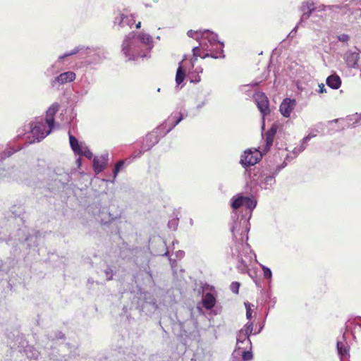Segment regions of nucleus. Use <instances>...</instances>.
<instances>
[{
	"instance_id": "obj_35",
	"label": "nucleus",
	"mask_w": 361,
	"mask_h": 361,
	"mask_svg": "<svg viewBox=\"0 0 361 361\" xmlns=\"http://www.w3.org/2000/svg\"><path fill=\"white\" fill-rule=\"evenodd\" d=\"M178 226V218L172 219L168 222V227L170 229H172L173 231H176L177 229Z\"/></svg>"
},
{
	"instance_id": "obj_64",
	"label": "nucleus",
	"mask_w": 361,
	"mask_h": 361,
	"mask_svg": "<svg viewBox=\"0 0 361 361\" xmlns=\"http://www.w3.org/2000/svg\"><path fill=\"white\" fill-rule=\"evenodd\" d=\"M157 39H160V37H159V36H158V37H157Z\"/></svg>"
},
{
	"instance_id": "obj_6",
	"label": "nucleus",
	"mask_w": 361,
	"mask_h": 361,
	"mask_svg": "<svg viewBox=\"0 0 361 361\" xmlns=\"http://www.w3.org/2000/svg\"><path fill=\"white\" fill-rule=\"evenodd\" d=\"M262 157V154L260 152L247 149L245 150L244 154L241 156L240 163L243 167L254 166L259 161Z\"/></svg>"
},
{
	"instance_id": "obj_63",
	"label": "nucleus",
	"mask_w": 361,
	"mask_h": 361,
	"mask_svg": "<svg viewBox=\"0 0 361 361\" xmlns=\"http://www.w3.org/2000/svg\"><path fill=\"white\" fill-rule=\"evenodd\" d=\"M77 161H78V163H80V159H78Z\"/></svg>"
},
{
	"instance_id": "obj_53",
	"label": "nucleus",
	"mask_w": 361,
	"mask_h": 361,
	"mask_svg": "<svg viewBox=\"0 0 361 361\" xmlns=\"http://www.w3.org/2000/svg\"><path fill=\"white\" fill-rule=\"evenodd\" d=\"M135 27H136L137 29L140 28V27H141V23H140V22H138V23L136 24Z\"/></svg>"
},
{
	"instance_id": "obj_12",
	"label": "nucleus",
	"mask_w": 361,
	"mask_h": 361,
	"mask_svg": "<svg viewBox=\"0 0 361 361\" xmlns=\"http://www.w3.org/2000/svg\"><path fill=\"white\" fill-rule=\"evenodd\" d=\"M160 128H157L156 130L147 134L144 138L142 149L145 152L149 150L153 146L159 142V136L158 135V130Z\"/></svg>"
},
{
	"instance_id": "obj_44",
	"label": "nucleus",
	"mask_w": 361,
	"mask_h": 361,
	"mask_svg": "<svg viewBox=\"0 0 361 361\" xmlns=\"http://www.w3.org/2000/svg\"><path fill=\"white\" fill-rule=\"evenodd\" d=\"M78 47H81V51L80 53H85V54H88L89 53V51H92L93 49L89 47H85V46H82V45H79L78 46Z\"/></svg>"
},
{
	"instance_id": "obj_28",
	"label": "nucleus",
	"mask_w": 361,
	"mask_h": 361,
	"mask_svg": "<svg viewBox=\"0 0 361 361\" xmlns=\"http://www.w3.org/2000/svg\"><path fill=\"white\" fill-rule=\"evenodd\" d=\"M337 350L341 356H347L348 355V350L341 341L337 342Z\"/></svg>"
},
{
	"instance_id": "obj_61",
	"label": "nucleus",
	"mask_w": 361,
	"mask_h": 361,
	"mask_svg": "<svg viewBox=\"0 0 361 361\" xmlns=\"http://www.w3.org/2000/svg\"><path fill=\"white\" fill-rule=\"evenodd\" d=\"M168 251L165 252L164 255H168Z\"/></svg>"
},
{
	"instance_id": "obj_19",
	"label": "nucleus",
	"mask_w": 361,
	"mask_h": 361,
	"mask_svg": "<svg viewBox=\"0 0 361 361\" xmlns=\"http://www.w3.org/2000/svg\"><path fill=\"white\" fill-rule=\"evenodd\" d=\"M99 218L102 224H106L117 219V216L111 214L106 208H103L99 211Z\"/></svg>"
},
{
	"instance_id": "obj_7",
	"label": "nucleus",
	"mask_w": 361,
	"mask_h": 361,
	"mask_svg": "<svg viewBox=\"0 0 361 361\" xmlns=\"http://www.w3.org/2000/svg\"><path fill=\"white\" fill-rule=\"evenodd\" d=\"M287 165V163L284 161L282 164L276 166L275 171L272 174L269 175H264L262 176V178L259 183V185L261 188L264 190H269L271 187L275 184L276 176L280 172V171L285 168Z\"/></svg>"
},
{
	"instance_id": "obj_11",
	"label": "nucleus",
	"mask_w": 361,
	"mask_h": 361,
	"mask_svg": "<svg viewBox=\"0 0 361 361\" xmlns=\"http://www.w3.org/2000/svg\"><path fill=\"white\" fill-rule=\"evenodd\" d=\"M236 345L237 348L232 354L233 356L240 349H246L248 347L251 348L250 336L244 332V330H240L238 331L236 336Z\"/></svg>"
},
{
	"instance_id": "obj_60",
	"label": "nucleus",
	"mask_w": 361,
	"mask_h": 361,
	"mask_svg": "<svg viewBox=\"0 0 361 361\" xmlns=\"http://www.w3.org/2000/svg\"><path fill=\"white\" fill-rule=\"evenodd\" d=\"M190 224H192L193 221H192V219H190Z\"/></svg>"
},
{
	"instance_id": "obj_30",
	"label": "nucleus",
	"mask_w": 361,
	"mask_h": 361,
	"mask_svg": "<svg viewBox=\"0 0 361 361\" xmlns=\"http://www.w3.org/2000/svg\"><path fill=\"white\" fill-rule=\"evenodd\" d=\"M124 164H125V161L124 160H120L118 162H117L116 164L114 169L113 171L114 180L116 179V178L117 177V176H118V173L120 172V171L123 168Z\"/></svg>"
},
{
	"instance_id": "obj_33",
	"label": "nucleus",
	"mask_w": 361,
	"mask_h": 361,
	"mask_svg": "<svg viewBox=\"0 0 361 361\" xmlns=\"http://www.w3.org/2000/svg\"><path fill=\"white\" fill-rule=\"evenodd\" d=\"M104 273L107 281L111 280L114 275V270L109 266L106 267V269L104 270Z\"/></svg>"
},
{
	"instance_id": "obj_59",
	"label": "nucleus",
	"mask_w": 361,
	"mask_h": 361,
	"mask_svg": "<svg viewBox=\"0 0 361 361\" xmlns=\"http://www.w3.org/2000/svg\"><path fill=\"white\" fill-rule=\"evenodd\" d=\"M1 270H2V264L0 263V271H1Z\"/></svg>"
},
{
	"instance_id": "obj_42",
	"label": "nucleus",
	"mask_w": 361,
	"mask_h": 361,
	"mask_svg": "<svg viewBox=\"0 0 361 361\" xmlns=\"http://www.w3.org/2000/svg\"><path fill=\"white\" fill-rule=\"evenodd\" d=\"M239 287H240V283L238 282H233L231 284L230 288L233 293L237 294V293H238Z\"/></svg>"
},
{
	"instance_id": "obj_62",
	"label": "nucleus",
	"mask_w": 361,
	"mask_h": 361,
	"mask_svg": "<svg viewBox=\"0 0 361 361\" xmlns=\"http://www.w3.org/2000/svg\"><path fill=\"white\" fill-rule=\"evenodd\" d=\"M286 159H289V156H288V155H287Z\"/></svg>"
},
{
	"instance_id": "obj_16",
	"label": "nucleus",
	"mask_w": 361,
	"mask_h": 361,
	"mask_svg": "<svg viewBox=\"0 0 361 361\" xmlns=\"http://www.w3.org/2000/svg\"><path fill=\"white\" fill-rule=\"evenodd\" d=\"M109 159V154L104 153L99 157H95L93 159V168L96 173L102 172L106 166Z\"/></svg>"
},
{
	"instance_id": "obj_14",
	"label": "nucleus",
	"mask_w": 361,
	"mask_h": 361,
	"mask_svg": "<svg viewBox=\"0 0 361 361\" xmlns=\"http://www.w3.org/2000/svg\"><path fill=\"white\" fill-rule=\"evenodd\" d=\"M184 119V116L180 113L172 114L168 119L159 127L165 128L167 125H169V128L166 132L161 136H164L166 134L169 133L174 127H176L181 121Z\"/></svg>"
},
{
	"instance_id": "obj_36",
	"label": "nucleus",
	"mask_w": 361,
	"mask_h": 361,
	"mask_svg": "<svg viewBox=\"0 0 361 361\" xmlns=\"http://www.w3.org/2000/svg\"><path fill=\"white\" fill-rule=\"evenodd\" d=\"M317 133H318V130H317V129H311V130L309 133V134L303 138V142H308V141H310L312 138L316 137Z\"/></svg>"
},
{
	"instance_id": "obj_45",
	"label": "nucleus",
	"mask_w": 361,
	"mask_h": 361,
	"mask_svg": "<svg viewBox=\"0 0 361 361\" xmlns=\"http://www.w3.org/2000/svg\"><path fill=\"white\" fill-rule=\"evenodd\" d=\"M307 142H303V139L301 141L300 145L298 147V152H303L307 147Z\"/></svg>"
},
{
	"instance_id": "obj_23",
	"label": "nucleus",
	"mask_w": 361,
	"mask_h": 361,
	"mask_svg": "<svg viewBox=\"0 0 361 361\" xmlns=\"http://www.w3.org/2000/svg\"><path fill=\"white\" fill-rule=\"evenodd\" d=\"M68 135H69V142H70L71 147L73 149V151L74 152V153L76 154V152L78 150H80V147L82 146H80L79 145V142H78V140H77V138L75 137H74L73 135H71L70 132L68 133Z\"/></svg>"
},
{
	"instance_id": "obj_47",
	"label": "nucleus",
	"mask_w": 361,
	"mask_h": 361,
	"mask_svg": "<svg viewBox=\"0 0 361 361\" xmlns=\"http://www.w3.org/2000/svg\"><path fill=\"white\" fill-rule=\"evenodd\" d=\"M319 93H324L326 92V90L325 88V86L323 83L319 85Z\"/></svg>"
},
{
	"instance_id": "obj_13",
	"label": "nucleus",
	"mask_w": 361,
	"mask_h": 361,
	"mask_svg": "<svg viewBox=\"0 0 361 361\" xmlns=\"http://www.w3.org/2000/svg\"><path fill=\"white\" fill-rule=\"evenodd\" d=\"M76 75L73 71H67L61 73L51 80V85L52 87H55L57 85H64L67 82H73L75 80Z\"/></svg>"
},
{
	"instance_id": "obj_25",
	"label": "nucleus",
	"mask_w": 361,
	"mask_h": 361,
	"mask_svg": "<svg viewBox=\"0 0 361 361\" xmlns=\"http://www.w3.org/2000/svg\"><path fill=\"white\" fill-rule=\"evenodd\" d=\"M26 356L30 359H37L39 355L38 350H37L33 346H27L25 349Z\"/></svg>"
},
{
	"instance_id": "obj_54",
	"label": "nucleus",
	"mask_w": 361,
	"mask_h": 361,
	"mask_svg": "<svg viewBox=\"0 0 361 361\" xmlns=\"http://www.w3.org/2000/svg\"><path fill=\"white\" fill-rule=\"evenodd\" d=\"M263 327H264V326H263V325H262L260 327H259V330H258V331H257V332H256V333H255V334L260 333V331H262V329H263Z\"/></svg>"
},
{
	"instance_id": "obj_17",
	"label": "nucleus",
	"mask_w": 361,
	"mask_h": 361,
	"mask_svg": "<svg viewBox=\"0 0 361 361\" xmlns=\"http://www.w3.org/2000/svg\"><path fill=\"white\" fill-rule=\"evenodd\" d=\"M278 130V126L273 124L270 129L265 133V146L264 153H267L273 145L274 138Z\"/></svg>"
},
{
	"instance_id": "obj_24",
	"label": "nucleus",
	"mask_w": 361,
	"mask_h": 361,
	"mask_svg": "<svg viewBox=\"0 0 361 361\" xmlns=\"http://www.w3.org/2000/svg\"><path fill=\"white\" fill-rule=\"evenodd\" d=\"M197 101V109L200 110L202 109L207 103V99L206 94L203 92H200L197 95L196 98Z\"/></svg>"
},
{
	"instance_id": "obj_56",
	"label": "nucleus",
	"mask_w": 361,
	"mask_h": 361,
	"mask_svg": "<svg viewBox=\"0 0 361 361\" xmlns=\"http://www.w3.org/2000/svg\"><path fill=\"white\" fill-rule=\"evenodd\" d=\"M233 361H241L240 358L235 357V355L234 356L233 355Z\"/></svg>"
},
{
	"instance_id": "obj_5",
	"label": "nucleus",
	"mask_w": 361,
	"mask_h": 361,
	"mask_svg": "<svg viewBox=\"0 0 361 361\" xmlns=\"http://www.w3.org/2000/svg\"><path fill=\"white\" fill-rule=\"evenodd\" d=\"M257 205V201L252 197L244 196L242 194H238L231 199V207L234 210L242 208L244 213L242 215L248 216H252V210Z\"/></svg>"
},
{
	"instance_id": "obj_3",
	"label": "nucleus",
	"mask_w": 361,
	"mask_h": 361,
	"mask_svg": "<svg viewBox=\"0 0 361 361\" xmlns=\"http://www.w3.org/2000/svg\"><path fill=\"white\" fill-rule=\"evenodd\" d=\"M154 47L151 35L145 32H133L126 35L121 44V51L128 61L148 57Z\"/></svg>"
},
{
	"instance_id": "obj_22",
	"label": "nucleus",
	"mask_w": 361,
	"mask_h": 361,
	"mask_svg": "<svg viewBox=\"0 0 361 361\" xmlns=\"http://www.w3.org/2000/svg\"><path fill=\"white\" fill-rule=\"evenodd\" d=\"M123 28L126 27H131L135 23V16L133 14L125 15L123 13Z\"/></svg>"
},
{
	"instance_id": "obj_43",
	"label": "nucleus",
	"mask_w": 361,
	"mask_h": 361,
	"mask_svg": "<svg viewBox=\"0 0 361 361\" xmlns=\"http://www.w3.org/2000/svg\"><path fill=\"white\" fill-rule=\"evenodd\" d=\"M338 41L342 42H348L350 40V36L347 34H341L337 36Z\"/></svg>"
},
{
	"instance_id": "obj_26",
	"label": "nucleus",
	"mask_w": 361,
	"mask_h": 361,
	"mask_svg": "<svg viewBox=\"0 0 361 361\" xmlns=\"http://www.w3.org/2000/svg\"><path fill=\"white\" fill-rule=\"evenodd\" d=\"M185 78V71L183 69V67L181 65H180L177 69L176 75V82L177 85H180L182 83Z\"/></svg>"
},
{
	"instance_id": "obj_48",
	"label": "nucleus",
	"mask_w": 361,
	"mask_h": 361,
	"mask_svg": "<svg viewBox=\"0 0 361 361\" xmlns=\"http://www.w3.org/2000/svg\"><path fill=\"white\" fill-rule=\"evenodd\" d=\"M149 304L151 305L154 310H156L157 308V305L156 302L154 301V300H152V301L149 302Z\"/></svg>"
},
{
	"instance_id": "obj_4",
	"label": "nucleus",
	"mask_w": 361,
	"mask_h": 361,
	"mask_svg": "<svg viewBox=\"0 0 361 361\" xmlns=\"http://www.w3.org/2000/svg\"><path fill=\"white\" fill-rule=\"evenodd\" d=\"M30 135L27 137V142L32 144L39 142L49 135L53 128L49 126L43 118H39L31 123L28 127Z\"/></svg>"
},
{
	"instance_id": "obj_40",
	"label": "nucleus",
	"mask_w": 361,
	"mask_h": 361,
	"mask_svg": "<svg viewBox=\"0 0 361 361\" xmlns=\"http://www.w3.org/2000/svg\"><path fill=\"white\" fill-rule=\"evenodd\" d=\"M262 269L263 271L264 277L266 279H271L272 276L271 269L264 265L262 266Z\"/></svg>"
},
{
	"instance_id": "obj_2",
	"label": "nucleus",
	"mask_w": 361,
	"mask_h": 361,
	"mask_svg": "<svg viewBox=\"0 0 361 361\" xmlns=\"http://www.w3.org/2000/svg\"><path fill=\"white\" fill-rule=\"evenodd\" d=\"M189 37L195 39L199 42L200 47H195L192 49L193 59L192 64L197 61V57L202 59L212 57L214 59H224V44L217 39V35L209 30H190L187 32Z\"/></svg>"
},
{
	"instance_id": "obj_39",
	"label": "nucleus",
	"mask_w": 361,
	"mask_h": 361,
	"mask_svg": "<svg viewBox=\"0 0 361 361\" xmlns=\"http://www.w3.org/2000/svg\"><path fill=\"white\" fill-rule=\"evenodd\" d=\"M349 120L353 121L354 125L360 123H361V114H355L354 115H352L349 118Z\"/></svg>"
},
{
	"instance_id": "obj_37",
	"label": "nucleus",
	"mask_w": 361,
	"mask_h": 361,
	"mask_svg": "<svg viewBox=\"0 0 361 361\" xmlns=\"http://www.w3.org/2000/svg\"><path fill=\"white\" fill-rule=\"evenodd\" d=\"M253 355L251 351L244 350L242 353V359L243 361H250L252 359Z\"/></svg>"
},
{
	"instance_id": "obj_51",
	"label": "nucleus",
	"mask_w": 361,
	"mask_h": 361,
	"mask_svg": "<svg viewBox=\"0 0 361 361\" xmlns=\"http://www.w3.org/2000/svg\"><path fill=\"white\" fill-rule=\"evenodd\" d=\"M63 336V334L61 332H59V334L56 336V338H62Z\"/></svg>"
},
{
	"instance_id": "obj_50",
	"label": "nucleus",
	"mask_w": 361,
	"mask_h": 361,
	"mask_svg": "<svg viewBox=\"0 0 361 361\" xmlns=\"http://www.w3.org/2000/svg\"><path fill=\"white\" fill-rule=\"evenodd\" d=\"M37 237L36 235H29V236L25 239V240H26V241H30V240H31L32 239H37Z\"/></svg>"
},
{
	"instance_id": "obj_27",
	"label": "nucleus",
	"mask_w": 361,
	"mask_h": 361,
	"mask_svg": "<svg viewBox=\"0 0 361 361\" xmlns=\"http://www.w3.org/2000/svg\"><path fill=\"white\" fill-rule=\"evenodd\" d=\"M123 13H118L114 20V25L117 30H119L123 28Z\"/></svg>"
},
{
	"instance_id": "obj_57",
	"label": "nucleus",
	"mask_w": 361,
	"mask_h": 361,
	"mask_svg": "<svg viewBox=\"0 0 361 361\" xmlns=\"http://www.w3.org/2000/svg\"><path fill=\"white\" fill-rule=\"evenodd\" d=\"M59 61H59V60H58V61H56L55 64H53V65H52V67H54V66H55V65H56V64H57V63H59Z\"/></svg>"
},
{
	"instance_id": "obj_34",
	"label": "nucleus",
	"mask_w": 361,
	"mask_h": 361,
	"mask_svg": "<svg viewBox=\"0 0 361 361\" xmlns=\"http://www.w3.org/2000/svg\"><path fill=\"white\" fill-rule=\"evenodd\" d=\"M240 330H244V332L250 336L252 334L253 323L248 322Z\"/></svg>"
},
{
	"instance_id": "obj_38",
	"label": "nucleus",
	"mask_w": 361,
	"mask_h": 361,
	"mask_svg": "<svg viewBox=\"0 0 361 361\" xmlns=\"http://www.w3.org/2000/svg\"><path fill=\"white\" fill-rule=\"evenodd\" d=\"M19 149H14L12 148H8L6 151H4L1 156V159H5L6 157H8L11 156L13 154H14L16 152L18 151Z\"/></svg>"
},
{
	"instance_id": "obj_9",
	"label": "nucleus",
	"mask_w": 361,
	"mask_h": 361,
	"mask_svg": "<svg viewBox=\"0 0 361 361\" xmlns=\"http://www.w3.org/2000/svg\"><path fill=\"white\" fill-rule=\"evenodd\" d=\"M316 2L313 0H305L302 2L300 6V11L302 12V16L299 24H302L304 21L308 20L313 12L316 11Z\"/></svg>"
},
{
	"instance_id": "obj_41",
	"label": "nucleus",
	"mask_w": 361,
	"mask_h": 361,
	"mask_svg": "<svg viewBox=\"0 0 361 361\" xmlns=\"http://www.w3.org/2000/svg\"><path fill=\"white\" fill-rule=\"evenodd\" d=\"M245 306L246 308V317L247 319H250L252 317V310L250 307V304L249 302H245Z\"/></svg>"
},
{
	"instance_id": "obj_10",
	"label": "nucleus",
	"mask_w": 361,
	"mask_h": 361,
	"mask_svg": "<svg viewBox=\"0 0 361 361\" xmlns=\"http://www.w3.org/2000/svg\"><path fill=\"white\" fill-rule=\"evenodd\" d=\"M254 98L256 102V104L257 108L263 115V116L269 114V100L267 97L263 92H257Z\"/></svg>"
},
{
	"instance_id": "obj_55",
	"label": "nucleus",
	"mask_w": 361,
	"mask_h": 361,
	"mask_svg": "<svg viewBox=\"0 0 361 361\" xmlns=\"http://www.w3.org/2000/svg\"><path fill=\"white\" fill-rule=\"evenodd\" d=\"M183 254H184V252L183 251L180 250V251L178 252V255L180 257H182L183 255Z\"/></svg>"
},
{
	"instance_id": "obj_46",
	"label": "nucleus",
	"mask_w": 361,
	"mask_h": 361,
	"mask_svg": "<svg viewBox=\"0 0 361 361\" xmlns=\"http://www.w3.org/2000/svg\"><path fill=\"white\" fill-rule=\"evenodd\" d=\"M299 25V23L296 25V26L290 31V32L288 35L289 37H293L296 34Z\"/></svg>"
},
{
	"instance_id": "obj_8",
	"label": "nucleus",
	"mask_w": 361,
	"mask_h": 361,
	"mask_svg": "<svg viewBox=\"0 0 361 361\" xmlns=\"http://www.w3.org/2000/svg\"><path fill=\"white\" fill-rule=\"evenodd\" d=\"M343 59L348 68L354 69L359 68L358 61L360 59V54L357 48L354 50L349 49L346 51L343 56Z\"/></svg>"
},
{
	"instance_id": "obj_21",
	"label": "nucleus",
	"mask_w": 361,
	"mask_h": 361,
	"mask_svg": "<svg viewBox=\"0 0 361 361\" xmlns=\"http://www.w3.org/2000/svg\"><path fill=\"white\" fill-rule=\"evenodd\" d=\"M216 300L210 293H207L202 300V304L205 309L211 310L215 305Z\"/></svg>"
},
{
	"instance_id": "obj_20",
	"label": "nucleus",
	"mask_w": 361,
	"mask_h": 361,
	"mask_svg": "<svg viewBox=\"0 0 361 361\" xmlns=\"http://www.w3.org/2000/svg\"><path fill=\"white\" fill-rule=\"evenodd\" d=\"M326 85L329 87H331L334 90L338 89L341 85V80L340 77L336 74L329 75L326 78Z\"/></svg>"
},
{
	"instance_id": "obj_52",
	"label": "nucleus",
	"mask_w": 361,
	"mask_h": 361,
	"mask_svg": "<svg viewBox=\"0 0 361 361\" xmlns=\"http://www.w3.org/2000/svg\"><path fill=\"white\" fill-rule=\"evenodd\" d=\"M147 274L149 276V279L152 281V275L151 271H147Z\"/></svg>"
},
{
	"instance_id": "obj_1",
	"label": "nucleus",
	"mask_w": 361,
	"mask_h": 361,
	"mask_svg": "<svg viewBox=\"0 0 361 361\" xmlns=\"http://www.w3.org/2000/svg\"><path fill=\"white\" fill-rule=\"evenodd\" d=\"M236 219L233 220L231 231L235 240V245L231 248L232 255L237 260V269L240 273L248 271L249 264L252 262L253 257L256 258L255 254L251 250L250 245L247 243L248 240V231H250L249 220L251 216L239 215L235 212Z\"/></svg>"
},
{
	"instance_id": "obj_29",
	"label": "nucleus",
	"mask_w": 361,
	"mask_h": 361,
	"mask_svg": "<svg viewBox=\"0 0 361 361\" xmlns=\"http://www.w3.org/2000/svg\"><path fill=\"white\" fill-rule=\"evenodd\" d=\"M76 154L82 155L89 159H91L93 156L92 152L86 147H81L80 150H78Z\"/></svg>"
},
{
	"instance_id": "obj_32",
	"label": "nucleus",
	"mask_w": 361,
	"mask_h": 361,
	"mask_svg": "<svg viewBox=\"0 0 361 361\" xmlns=\"http://www.w3.org/2000/svg\"><path fill=\"white\" fill-rule=\"evenodd\" d=\"M316 8H317V10L316 11H318V12H320V11H326L327 10H333L334 8H338L339 7L338 6H336V5H324V4H317L316 3Z\"/></svg>"
},
{
	"instance_id": "obj_31",
	"label": "nucleus",
	"mask_w": 361,
	"mask_h": 361,
	"mask_svg": "<svg viewBox=\"0 0 361 361\" xmlns=\"http://www.w3.org/2000/svg\"><path fill=\"white\" fill-rule=\"evenodd\" d=\"M81 47H75L73 50H71V51H68V52H66L63 55H61L59 57V61H61L63 59H64L65 58L68 57V56H73V55H75L76 54H78L81 51Z\"/></svg>"
},
{
	"instance_id": "obj_58",
	"label": "nucleus",
	"mask_w": 361,
	"mask_h": 361,
	"mask_svg": "<svg viewBox=\"0 0 361 361\" xmlns=\"http://www.w3.org/2000/svg\"><path fill=\"white\" fill-rule=\"evenodd\" d=\"M59 61H59V60H58V61H56L55 64H53V65H52V67H54V66H55V65H56V64H57V63H59Z\"/></svg>"
},
{
	"instance_id": "obj_49",
	"label": "nucleus",
	"mask_w": 361,
	"mask_h": 361,
	"mask_svg": "<svg viewBox=\"0 0 361 361\" xmlns=\"http://www.w3.org/2000/svg\"><path fill=\"white\" fill-rule=\"evenodd\" d=\"M293 154H295V157L298 156L301 152H298V147H295L293 151Z\"/></svg>"
},
{
	"instance_id": "obj_18",
	"label": "nucleus",
	"mask_w": 361,
	"mask_h": 361,
	"mask_svg": "<svg viewBox=\"0 0 361 361\" xmlns=\"http://www.w3.org/2000/svg\"><path fill=\"white\" fill-rule=\"evenodd\" d=\"M58 109L59 104L56 103L53 104L47 111L46 118L44 119V121L52 128L54 126V116L58 111Z\"/></svg>"
},
{
	"instance_id": "obj_15",
	"label": "nucleus",
	"mask_w": 361,
	"mask_h": 361,
	"mask_svg": "<svg viewBox=\"0 0 361 361\" xmlns=\"http://www.w3.org/2000/svg\"><path fill=\"white\" fill-rule=\"evenodd\" d=\"M296 105V101L293 99L286 98L281 102L279 110L281 114L286 118H289L291 112Z\"/></svg>"
}]
</instances>
